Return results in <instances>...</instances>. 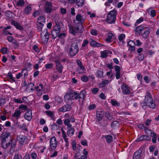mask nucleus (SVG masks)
Listing matches in <instances>:
<instances>
[{"label":"nucleus","instance_id":"f257e3e1","mask_svg":"<svg viewBox=\"0 0 159 159\" xmlns=\"http://www.w3.org/2000/svg\"><path fill=\"white\" fill-rule=\"evenodd\" d=\"M2 145L5 149L7 148L11 144V135L9 133L3 134L2 136Z\"/></svg>","mask_w":159,"mask_h":159},{"label":"nucleus","instance_id":"f03ea898","mask_svg":"<svg viewBox=\"0 0 159 159\" xmlns=\"http://www.w3.org/2000/svg\"><path fill=\"white\" fill-rule=\"evenodd\" d=\"M144 102L147 106L152 109L155 108L156 106L155 103L150 93H148L145 96Z\"/></svg>","mask_w":159,"mask_h":159},{"label":"nucleus","instance_id":"7ed1b4c3","mask_svg":"<svg viewBox=\"0 0 159 159\" xmlns=\"http://www.w3.org/2000/svg\"><path fill=\"white\" fill-rule=\"evenodd\" d=\"M79 47L78 43L74 42L71 44L69 49L70 55L72 57L75 56L79 52Z\"/></svg>","mask_w":159,"mask_h":159},{"label":"nucleus","instance_id":"20e7f679","mask_svg":"<svg viewBox=\"0 0 159 159\" xmlns=\"http://www.w3.org/2000/svg\"><path fill=\"white\" fill-rule=\"evenodd\" d=\"M116 15V11L113 10L110 11L107 15L106 20L109 23H114L115 22Z\"/></svg>","mask_w":159,"mask_h":159},{"label":"nucleus","instance_id":"39448f33","mask_svg":"<svg viewBox=\"0 0 159 159\" xmlns=\"http://www.w3.org/2000/svg\"><path fill=\"white\" fill-rule=\"evenodd\" d=\"M61 27L59 24H56L54 27V29L52 31V35L53 38L55 39L58 35L61 30Z\"/></svg>","mask_w":159,"mask_h":159},{"label":"nucleus","instance_id":"423d86ee","mask_svg":"<svg viewBox=\"0 0 159 159\" xmlns=\"http://www.w3.org/2000/svg\"><path fill=\"white\" fill-rule=\"evenodd\" d=\"M78 24L79 25H71L69 26V32L71 34L75 35L79 32V26L80 25V27H82V26L81 24L80 23H78Z\"/></svg>","mask_w":159,"mask_h":159},{"label":"nucleus","instance_id":"0eeeda50","mask_svg":"<svg viewBox=\"0 0 159 159\" xmlns=\"http://www.w3.org/2000/svg\"><path fill=\"white\" fill-rule=\"evenodd\" d=\"M41 39L43 42L45 43H47L49 39V36L47 30H46L44 31H42L41 33Z\"/></svg>","mask_w":159,"mask_h":159},{"label":"nucleus","instance_id":"6e6552de","mask_svg":"<svg viewBox=\"0 0 159 159\" xmlns=\"http://www.w3.org/2000/svg\"><path fill=\"white\" fill-rule=\"evenodd\" d=\"M17 138L19 143L21 145H24L28 141V138L25 135H18L17 136Z\"/></svg>","mask_w":159,"mask_h":159},{"label":"nucleus","instance_id":"1a4fd4ad","mask_svg":"<svg viewBox=\"0 0 159 159\" xmlns=\"http://www.w3.org/2000/svg\"><path fill=\"white\" fill-rule=\"evenodd\" d=\"M52 6L50 2H46L45 3V10L46 13L49 14L52 9Z\"/></svg>","mask_w":159,"mask_h":159},{"label":"nucleus","instance_id":"9d476101","mask_svg":"<svg viewBox=\"0 0 159 159\" xmlns=\"http://www.w3.org/2000/svg\"><path fill=\"white\" fill-rule=\"evenodd\" d=\"M50 143L51 150L52 151L55 150L57 145V140L55 137H52L51 138Z\"/></svg>","mask_w":159,"mask_h":159},{"label":"nucleus","instance_id":"9b49d317","mask_svg":"<svg viewBox=\"0 0 159 159\" xmlns=\"http://www.w3.org/2000/svg\"><path fill=\"white\" fill-rule=\"evenodd\" d=\"M24 118L28 121H30L32 117V111L30 109L27 111L25 113L24 116Z\"/></svg>","mask_w":159,"mask_h":159},{"label":"nucleus","instance_id":"f8f14e48","mask_svg":"<svg viewBox=\"0 0 159 159\" xmlns=\"http://www.w3.org/2000/svg\"><path fill=\"white\" fill-rule=\"evenodd\" d=\"M123 93L125 95L129 94L130 92L129 87L124 84H122L121 86Z\"/></svg>","mask_w":159,"mask_h":159},{"label":"nucleus","instance_id":"ddd939ff","mask_svg":"<svg viewBox=\"0 0 159 159\" xmlns=\"http://www.w3.org/2000/svg\"><path fill=\"white\" fill-rule=\"evenodd\" d=\"M71 108V106L70 104H67L60 108L59 109L60 112H65L69 111Z\"/></svg>","mask_w":159,"mask_h":159},{"label":"nucleus","instance_id":"4468645a","mask_svg":"<svg viewBox=\"0 0 159 159\" xmlns=\"http://www.w3.org/2000/svg\"><path fill=\"white\" fill-rule=\"evenodd\" d=\"M104 115V112L102 111H97L96 116V118L97 120L98 121H100L102 119Z\"/></svg>","mask_w":159,"mask_h":159},{"label":"nucleus","instance_id":"2eb2a0df","mask_svg":"<svg viewBox=\"0 0 159 159\" xmlns=\"http://www.w3.org/2000/svg\"><path fill=\"white\" fill-rule=\"evenodd\" d=\"M145 25H142L136 27L134 30L135 34H139L142 31L145 29Z\"/></svg>","mask_w":159,"mask_h":159},{"label":"nucleus","instance_id":"dca6fc26","mask_svg":"<svg viewBox=\"0 0 159 159\" xmlns=\"http://www.w3.org/2000/svg\"><path fill=\"white\" fill-rule=\"evenodd\" d=\"M150 140V138L146 135H143L140 136L136 140L137 142H139L145 140L146 141H149Z\"/></svg>","mask_w":159,"mask_h":159},{"label":"nucleus","instance_id":"f3484780","mask_svg":"<svg viewBox=\"0 0 159 159\" xmlns=\"http://www.w3.org/2000/svg\"><path fill=\"white\" fill-rule=\"evenodd\" d=\"M142 151L141 150H139L135 152L133 155L134 159H140L141 157V154Z\"/></svg>","mask_w":159,"mask_h":159},{"label":"nucleus","instance_id":"a211bd4d","mask_svg":"<svg viewBox=\"0 0 159 159\" xmlns=\"http://www.w3.org/2000/svg\"><path fill=\"white\" fill-rule=\"evenodd\" d=\"M32 8L30 6H27L24 9L23 13L24 15H28L32 11Z\"/></svg>","mask_w":159,"mask_h":159},{"label":"nucleus","instance_id":"6ab92c4d","mask_svg":"<svg viewBox=\"0 0 159 159\" xmlns=\"http://www.w3.org/2000/svg\"><path fill=\"white\" fill-rule=\"evenodd\" d=\"M55 63L57 69L60 73H61L63 67L61 65L60 61L58 60H57L55 61Z\"/></svg>","mask_w":159,"mask_h":159},{"label":"nucleus","instance_id":"aec40b11","mask_svg":"<svg viewBox=\"0 0 159 159\" xmlns=\"http://www.w3.org/2000/svg\"><path fill=\"white\" fill-rule=\"evenodd\" d=\"M90 45L93 47H101L102 45L101 43H97L94 40H92L90 42Z\"/></svg>","mask_w":159,"mask_h":159},{"label":"nucleus","instance_id":"412c9836","mask_svg":"<svg viewBox=\"0 0 159 159\" xmlns=\"http://www.w3.org/2000/svg\"><path fill=\"white\" fill-rule=\"evenodd\" d=\"M76 19L77 21L80 22L81 23L84 22L85 20V18H83L80 14L77 15L76 17Z\"/></svg>","mask_w":159,"mask_h":159},{"label":"nucleus","instance_id":"4be33fe9","mask_svg":"<svg viewBox=\"0 0 159 159\" xmlns=\"http://www.w3.org/2000/svg\"><path fill=\"white\" fill-rule=\"evenodd\" d=\"M21 113V112L20 110H16L15 111L14 113L12 114L13 116L18 119L20 118V115Z\"/></svg>","mask_w":159,"mask_h":159},{"label":"nucleus","instance_id":"5701e85b","mask_svg":"<svg viewBox=\"0 0 159 159\" xmlns=\"http://www.w3.org/2000/svg\"><path fill=\"white\" fill-rule=\"evenodd\" d=\"M6 100L4 96L0 95V106H3L6 103Z\"/></svg>","mask_w":159,"mask_h":159},{"label":"nucleus","instance_id":"b1692460","mask_svg":"<svg viewBox=\"0 0 159 159\" xmlns=\"http://www.w3.org/2000/svg\"><path fill=\"white\" fill-rule=\"evenodd\" d=\"M103 72L102 69L98 70L96 73V76L99 78H102L103 77Z\"/></svg>","mask_w":159,"mask_h":159},{"label":"nucleus","instance_id":"393cba45","mask_svg":"<svg viewBox=\"0 0 159 159\" xmlns=\"http://www.w3.org/2000/svg\"><path fill=\"white\" fill-rule=\"evenodd\" d=\"M115 37V35L112 33H108V34L107 38L106 39V41L108 42H111V39Z\"/></svg>","mask_w":159,"mask_h":159},{"label":"nucleus","instance_id":"a878e982","mask_svg":"<svg viewBox=\"0 0 159 159\" xmlns=\"http://www.w3.org/2000/svg\"><path fill=\"white\" fill-rule=\"evenodd\" d=\"M149 28L145 27V31H144L143 34V38L146 39L148 37L150 33V32L149 30Z\"/></svg>","mask_w":159,"mask_h":159},{"label":"nucleus","instance_id":"bb28decb","mask_svg":"<svg viewBox=\"0 0 159 159\" xmlns=\"http://www.w3.org/2000/svg\"><path fill=\"white\" fill-rule=\"evenodd\" d=\"M71 100H75V99H78L79 98L78 97V93L76 92H73L71 93Z\"/></svg>","mask_w":159,"mask_h":159},{"label":"nucleus","instance_id":"cd10ccee","mask_svg":"<svg viewBox=\"0 0 159 159\" xmlns=\"http://www.w3.org/2000/svg\"><path fill=\"white\" fill-rule=\"evenodd\" d=\"M151 136L152 137V141L153 143H156L157 136L154 132L152 133L151 131Z\"/></svg>","mask_w":159,"mask_h":159},{"label":"nucleus","instance_id":"c85d7f7f","mask_svg":"<svg viewBox=\"0 0 159 159\" xmlns=\"http://www.w3.org/2000/svg\"><path fill=\"white\" fill-rule=\"evenodd\" d=\"M70 128L68 129L67 131V134L69 136H72L74 134L75 130L73 128Z\"/></svg>","mask_w":159,"mask_h":159},{"label":"nucleus","instance_id":"c756f323","mask_svg":"<svg viewBox=\"0 0 159 159\" xmlns=\"http://www.w3.org/2000/svg\"><path fill=\"white\" fill-rule=\"evenodd\" d=\"M19 109L23 110L24 111H28L29 109H30V108H29L26 105L21 104L19 106Z\"/></svg>","mask_w":159,"mask_h":159},{"label":"nucleus","instance_id":"7c9ffc66","mask_svg":"<svg viewBox=\"0 0 159 159\" xmlns=\"http://www.w3.org/2000/svg\"><path fill=\"white\" fill-rule=\"evenodd\" d=\"M84 0H76V4L79 7H81L84 4Z\"/></svg>","mask_w":159,"mask_h":159},{"label":"nucleus","instance_id":"2f4dec72","mask_svg":"<svg viewBox=\"0 0 159 159\" xmlns=\"http://www.w3.org/2000/svg\"><path fill=\"white\" fill-rule=\"evenodd\" d=\"M147 12L148 13H149L150 12V14L152 17L155 16L156 15L155 11V10H152L151 8H150L149 9H148L147 10Z\"/></svg>","mask_w":159,"mask_h":159},{"label":"nucleus","instance_id":"473e14b6","mask_svg":"<svg viewBox=\"0 0 159 159\" xmlns=\"http://www.w3.org/2000/svg\"><path fill=\"white\" fill-rule=\"evenodd\" d=\"M109 82V81L107 80H103L102 82L99 84V85L100 87H104L105 85L107 84Z\"/></svg>","mask_w":159,"mask_h":159},{"label":"nucleus","instance_id":"72a5a7b5","mask_svg":"<svg viewBox=\"0 0 159 159\" xmlns=\"http://www.w3.org/2000/svg\"><path fill=\"white\" fill-rule=\"evenodd\" d=\"M45 113L47 114L48 116L49 117L52 119L54 118L53 112L50 111H46Z\"/></svg>","mask_w":159,"mask_h":159},{"label":"nucleus","instance_id":"f704fd0d","mask_svg":"<svg viewBox=\"0 0 159 159\" xmlns=\"http://www.w3.org/2000/svg\"><path fill=\"white\" fill-rule=\"evenodd\" d=\"M105 138L107 143H110L113 140V138L110 135H107L105 136Z\"/></svg>","mask_w":159,"mask_h":159},{"label":"nucleus","instance_id":"c9c22d12","mask_svg":"<svg viewBox=\"0 0 159 159\" xmlns=\"http://www.w3.org/2000/svg\"><path fill=\"white\" fill-rule=\"evenodd\" d=\"M70 94H70L68 93H67L65 94L64 97L65 101L67 102V101L71 99V96H70Z\"/></svg>","mask_w":159,"mask_h":159},{"label":"nucleus","instance_id":"e433bc0d","mask_svg":"<svg viewBox=\"0 0 159 159\" xmlns=\"http://www.w3.org/2000/svg\"><path fill=\"white\" fill-rule=\"evenodd\" d=\"M85 92L83 91H81L80 94H78V97L79 99H82L83 101L84 99L85 98Z\"/></svg>","mask_w":159,"mask_h":159},{"label":"nucleus","instance_id":"4c0bfd02","mask_svg":"<svg viewBox=\"0 0 159 159\" xmlns=\"http://www.w3.org/2000/svg\"><path fill=\"white\" fill-rule=\"evenodd\" d=\"M89 43V41L87 39L84 40L83 41V43L82 45V47L80 50L83 49V48L87 47Z\"/></svg>","mask_w":159,"mask_h":159},{"label":"nucleus","instance_id":"58836bf2","mask_svg":"<svg viewBox=\"0 0 159 159\" xmlns=\"http://www.w3.org/2000/svg\"><path fill=\"white\" fill-rule=\"evenodd\" d=\"M38 23H39V25H37L38 30L40 31H41L44 24L43 23L39 21H38Z\"/></svg>","mask_w":159,"mask_h":159},{"label":"nucleus","instance_id":"ea45409f","mask_svg":"<svg viewBox=\"0 0 159 159\" xmlns=\"http://www.w3.org/2000/svg\"><path fill=\"white\" fill-rule=\"evenodd\" d=\"M107 50H105L101 52V56L103 58H106L108 54V52H107Z\"/></svg>","mask_w":159,"mask_h":159},{"label":"nucleus","instance_id":"a19ab883","mask_svg":"<svg viewBox=\"0 0 159 159\" xmlns=\"http://www.w3.org/2000/svg\"><path fill=\"white\" fill-rule=\"evenodd\" d=\"M70 121L69 119H66L64 121V123L65 125L67 126V128H71V125L70 124Z\"/></svg>","mask_w":159,"mask_h":159},{"label":"nucleus","instance_id":"79ce46f5","mask_svg":"<svg viewBox=\"0 0 159 159\" xmlns=\"http://www.w3.org/2000/svg\"><path fill=\"white\" fill-rule=\"evenodd\" d=\"M38 21L41 22L43 23H44L45 22V17L43 16H39L38 19Z\"/></svg>","mask_w":159,"mask_h":159},{"label":"nucleus","instance_id":"37998d69","mask_svg":"<svg viewBox=\"0 0 159 159\" xmlns=\"http://www.w3.org/2000/svg\"><path fill=\"white\" fill-rule=\"evenodd\" d=\"M34 86V84L33 83H30L28 84L27 87L26 88V89L27 90L30 89L31 91H33L34 89L33 87Z\"/></svg>","mask_w":159,"mask_h":159},{"label":"nucleus","instance_id":"c03bdc74","mask_svg":"<svg viewBox=\"0 0 159 159\" xmlns=\"http://www.w3.org/2000/svg\"><path fill=\"white\" fill-rule=\"evenodd\" d=\"M25 3V2L23 0H19L17 2V5L18 6L20 7L23 5Z\"/></svg>","mask_w":159,"mask_h":159},{"label":"nucleus","instance_id":"a18cd8bd","mask_svg":"<svg viewBox=\"0 0 159 159\" xmlns=\"http://www.w3.org/2000/svg\"><path fill=\"white\" fill-rule=\"evenodd\" d=\"M128 44L129 46L135 47V43L134 41L130 40L128 42Z\"/></svg>","mask_w":159,"mask_h":159},{"label":"nucleus","instance_id":"49530a36","mask_svg":"<svg viewBox=\"0 0 159 159\" xmlns=\"http://www.w3.org/2000/svg\"><path fill=\"white\" fill-rule=\"evenodd\" d=\"M13 101L15 102L16 103H23V101H22L20 99V98H15L13 100Z\"/></svg>","mask_w":159,"mask_h":159},{"label":"nucleus","instance_id":"de8ad7c7","mask_svg":"<svg viewBox=\"0 0 159 159\" xmlns=\"http://www.w3.org/2000/svg\"><path fill=\"white\" fill-rule=\"evenodd\" d=\"M111 103L113 106H118L120 105V103H118L117 101L114 100H111Z\"/></svg>","mask_w":159,"mask_h":159},{"label":"nucleus","instance_id":"09e8293b","mask_svg":"<svg viewBox=\"0 0 159 159\" xmlns=\"http://www.w3.org/2000/svg\"><path fill=\"white\" fill-rule=\"evenodd\" d=\"M119 122L117 121H114L112 122L111 124V126L112 128L115 127L118 125Z\"/></svg>","mask_w":159,"mask_h":159},{"label":"nucleus","instance_id":"8fccbe9b","mask_svg":"<svg viewBox=\"0 0 159 159\" xmlns=\"http://www.w3.org/2000/svg\"><path fill=\"white\" fill-rule=\"evenodd\" d=\"M13 159H22L21 155L19 153L16 154Z\"/></svg>","mask_w":159,"mask_h":159},{"label":"nucleus","instance_id":"3c124183","mask_svg":"<svg viewBox=\"0 0 159 159\" xmlns=\"http://www.w3.org/2000/svg\"><path fill=\"white\" fill-rule=\"evenodd\" d=\"M51 128L52 129H58L59 128V126L56 124H54L52 125Z\"/></svg>","mask_w":159,"mask_h":159},{"label":"nucleus","instance_id":"603ef678","mask_svg":"<svg viewBox=\"0 0 159 159\" xmlns=\"http://www.w3.org/2000/svg\"><path fill=\"white\" fill-rule=\"evenodd\" d=\"M22 73L25 77H26L28 75V72L26 69H24L22 70Z\"/></svg>","mask_w":159,"mask_h":159},{"label":"nucleus","instance_id":"864d4df0","mask_svg":"<svg viewBox=\"0 0 159 159\" xmlns=\"http://www.w3.org/2000/svg\"><path fill=\"white\" fill-rule=\"evenodd\" d=\"M105 116L108 119L111 120L112 118V116L111 114L108 112H107L105 113Z\"/></svg>","mask_w":159,"mask_h":159},{"label":"nucleus","instance_id":"5fc2aeb1","mask_svg":"<svg viewBox=\"0 0 159 159\" xmlns=\"http://www.w3.org/2000/svg\"><path fill=\"white\" fill-rule=\"evenodd\" d=\"M96 105L95 104L90 105L88 108V109L89 110H92L95 109Z\"/></svg>","mask_w":159,"mask_h":159},{"label":"nucleus","instance_id":"6e6d98bb","mask_svg":"<svg viewBox=\"0 0 159 159\" xmlns=\"http://www.w3.org/2000/svg\"><path fill=\"white\" fill-rule=\"evenodd\" d=\"M138 57L139 60L140 61H142L144 58V55L143 54H140Z\"/></svg>","mask_w":159,"mask_h":159},{"label":"nucleus","instance_id":"4d7b16f0","mask_svg":"<svg viewBox=\"0 0 159 159\" xmlns=\"http://www.w3.org/2000/svg\"><path fill=\"white\" fill-rule=\"evenodd\" d=\"M118 114L120 116H124L125 115H129L130 114V113L128 112L122 111L121 112L119 113Z\"/></svg>","mask_w":159,"mask_h":159},{"label":"nucleus","instance_id":"13d9d810","mask_svg":"<svg viewBox=\"0 0 159 159\" xmlns=\"http://www.w3.org/2000/svg\"><path fill=\"white\" fill-rule=\"evenodd\" d=\"M7 76L9 77L13 82H14L15 81V80L12 77V74L11 72H9L8 73Z\"/></svg>","mask_w":159,"mask_h":159},{"label":"nucleus","instance_id":"bf43d9fd","mask_svg":"<svg viewBox=\"0 0 159 159\" xmlns=\"http://www.w3.org/2000/svg\"><path fill=\"white\" fill-rule=\"evenodd\" d=\"M81 79L84 82H86L89 79L88 77L85 75L81 77Z\"/></svg>","mask_w":159,"mask_h":159},{"label":"nucleus","instance_id":"052dcab7","mask_svg":"<svg viewBox=\"0 0 159 159\" xmlns=\"http://www.w3.org/2000/svg\"><path fill=\"white\" fill-rule=\"evenodd\" d=\"M125 37L124 34H122L120 35L118 37V39L120 41H121Z\"/></svg>","mask_w":159,"mask_h":159},{"label":"nucleus","instance_id":"680f3d73","mask_svg":"<svg viewBox=\"0 0 159 159\" xmlns=\"http://www.w3.org/2000/svg\"><path fill=\"white\" fill-rule=\"evenodd\" d=\"M72 145L73 150L75 151L76 149V143L75 141H73L72 142Z\"/></svg>","mask_w":159,"mask_h":159},{"label":"nucleus","instance_id":"e2e57ef3","mask_svg":"<svg viewBox=\"0 0 159 159\" xmlns=\"http://www.w3.org/2000/svg\"><path fill=\"white\" fill-rule=\"evenodd\" d=\"M90 33L91 34L94 35H96L98 34L97 31L95 29L92 30Z\"/></svg>","mask_w":159,"mask_h":159},{"label":"nucleus","instance_id":"0e129e2a","mask_svg":"<svg viewBox=\"0 0 159 159\" xmlns=\"http://www.w3.org/2000/svg\"><path fill=\"white\" fill-rule=\"evenodd\" d=\"M66 36V34L65 33H59L58 34V35H57V36H58V38H63L65 37Z\"/></svg>","mask_w":159,"mask_h":159},{"label":"nucleus","instance_id":"69168bd1","mask_svg":"<svg viewBox=\"0 0 159 159\" xmlns=\"http://www.w3.org/2000/svg\"><path fill=\"white\" fill-rule=\"evenodd\" d=\"M7 38L8 41L11 43H12L13 41L14 40L13 38L11 36H8L7 37Z\"/></svg>","mask_w":159,"mask_h":159},{"label":"nucleus","instance_id":"338daca9","mask_svg":"<svg viewBox=\"0 0 159 159\" xmlns=\"http://www.w3.org/2000/svg\"><path fill=\"white\" fill-rule=\"evenodd\" d=\"M7 48L3 47L1 49V52L3 54H6L7 53Z\"/></svg>","mask_w":159,"mask_h":159},{"label":"nucleus","instance_id":"774afa93","mask_svg":"<svg viewBox=\"0 0 159 159\" xmlns=\"http://www.w3.org/2000/svg\"><path fill=\"white\" fill-rule=\"evenodd\" d=\"M114 68L116 72H120V68L119 66L116 65Z\"/></svg>","mask_w":159,"mask_h":159}]
</instances>
